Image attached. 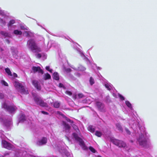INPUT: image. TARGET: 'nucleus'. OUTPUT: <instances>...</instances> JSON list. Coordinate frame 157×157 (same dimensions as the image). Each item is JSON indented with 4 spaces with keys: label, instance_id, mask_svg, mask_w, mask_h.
<instances>
[{
    "label": "nucleus",
    "instance_id": "obj_1",
    "mask_svg": "<svg viewBox=\"0 0 157 157\" xmlns=\"http://www.w3.org/2000/svg\"><path fill=\"white\" fill-rule=\"evenodd\" d=\"M27 45L28 47L32 51L35 50L37 52L41 51L40 48L36 45L33 39L29 40L27 42Z\"/></svg>",
    "mask_w": 157,
    "mask_h": 157
},
{
    "label": "nucleus",
    "instance_id": "obj_2",
    "mask_svg": "<svg viewBox=\"0 0 157 157\" xmlns=\"http://www.w3.org/2000/svg\"><path fill=\"white\" fill-rule=\"evenodd\" d=\"M14 86L18 90L21 94H28L27 89L25 88L24 87L17 81H15L14 83Z\"/></svg>",
    "mask_w": 157,
    "mask_h": 157
},
{
    "label": "nucleus",
    "instance_id": "obj_3",
    "mask_svg": "<svg viewBox=\"0 0 157 157\" xmlns=\"http://www.w3.org/2000/svg\"><path fill=\"white\" fill-rule=\"evenodd\" d=\"M33 95L34 97V101L37 104L42 107H48L47 103L44 102L42 99L37 95L36 94Z\"/></svg>",
    "mask_w": 157,
    "mask_h": 157
},
{
    "label": "nucleus",
    "instance_id": "obj_4",
    "mask_svg": "<svg viewBox=\"0 0 157 157\" xmlns=\"http://www.w3.org/2000/svg\"><path fill=\"white\" fill-rule=\"evenodd\" d=\"M2 107L4 108L5 109L10 113H12L15 111L17 109V108L16 106L13 105L9 106L5 103L2 104Z\"/></svg>",
    "mask_w": 157,
    "mask_h": 157
},
{
    "label": "nucleus",
    "instance_id": "obj_5",
    "mask_svg": "<svg viewBox=\"0 0 157 157\" xmlns=\"http://www.w3.org/2000/svg\"><path fill=\"white\" fill-rule=\"evenodd\" d=\"M110 140L115 145L119 147H124L126 146V144L122 141L113 138H111Z\"/></svg>",
    "mask_w": 157,
    "mask_h": 157
},
{
    "label": "nucleus",
    "instance_id": "obj_6",
    "mask_svg": "<svg viewBox=\"0 0 157 157\" xmlns=\"http://www.w3.org/2000/svg\"><path fill=\"white\" fill-rule=\"evenodd\" d=\"M2 144L4 147L7 149H10L12 148V145L5 140L2 141Z\"/></svg>",
    "mask_w": 157,
    "mask_h": 157
},
{
    "label": "nucleus",
    "instance_id": "obj_7",
    "mask_svg": "<svg viewBox=\"0 0 157 157\" xmlns=\"http://www.w3.org/2000/svg\"><path fill=\"white\" fill-rule=\"evenodd\" d=\"M73 138H74L76 140L78 141L79 142L80 145H83V142L82 140V139L78 136L75 133H73Z\"/></svg>",
    "mask_w": 157,
    "mask_h": 157
},
{
    "label": "nucleus",
    "instance_id": "obj_8",
    "mask_svg": "<svg viewBox=\"0 0 157 157\" xmlns=\"http://www.w3.org/2000/svg\"><path fill=\"white\" fill-rule=\"evenodd\" d=\"M47 142V139L46 138L43 137L37 143L38 145H42L45 144Z\"/></svg>",
    "mask_w": 157,
    "mask_h": 157
},
{
    "label": "nucleus",
    "instance_id": "obj_9",
    "mask_svg": "<svg viewBox=\"0 0 157 157\" xmlns=\"http://www.w3.org/2000/svg\"><path fill=\"white\" fill-rule=\"evenodd\" d=\"M32 70L34 72L38 71V72L40 73L41 74L43 73V71L39 67H32Z\"/></svg>",
    "mask_w": 157,
    "mask_h": 157
},
{
    "label": "nucleus",
    "instance_id": "obj_10",
    "mask_svg": "<svg viewBox=\"0 0 157 157\" xmlns=\"http://www.w3.org/2000/svg\"><path fill=\"white\" fill-rule=\"evenodd\" d=\"M32 84L38 90H40L41 89V87L38 83V82L36 80H33L32 82Z\"/></svg>",
    "mask_w": 157,
    "mask_h": 157
},
{
    "label": "nucleus",
    "instance_id": "obj_11",
    "mask_svg": "<svg viewBox=\"0 0 157 157\" xmlns=\"http://www.w3.org/2000/svg\"><path fill=\"white\" fill-rule=\"evenodd\" d=\"M96 106L98 109L101 111H102L104 107V105L103 104L100 102H96Z\"/></svg>",
    "mask_w": 157,
    "mask_h": 157
},
{
    "label": "nucleus",
    "instance_id": "obj_12",
    "mask_svg": "<svg viewBox=\"0 0 157 157\" xmlns=\"http://www.w3.org/2000/svg\"><path fill=\"white\" fill-rule=\"evenodd\" d=\"M138 141L139 144L141 145L144 146L146 144V141L145 140H142L140 138L138 140Z\"/></svg>",
    "mask_w": 157,
    "mask_h": 157
},
{
    "label": "nucleus",
    "instance_id": "obj_13",
    "mask_svg": "<svg viewBox=\"0 0 157 157\" xmlns=\"http://www.w3.org/2000/svg\"><path fill=\"white\" fill-rule=\"evenodd\" d=\"M3 123L7 127H8L11 124V119H10L8 121L6 120V121H4Z\"/></svg>",
    "mask_w": 157,
    "mask_h": 157
},
{
    "label": "nucleus",
    "instance_id": "obj_14",
    "mask_svg": "<svg viewBox=\"0 0 157 157\" xmlns=\"http://www.w3.org/2000/svg\"><path fill=\"white\" fill-rule=\"evenodd\" d=\"M88 129L89 131L91 132H94L95 130L94 127L92 125H90L89 126L88 128Z\"/></svg>",
    "mask_w": 157,
    "mask_h": 157
},
{
    "label": "nucleus",
    "instance_id": "obj_15",
    "mask_svg": "<svg viewBox=\"0 0 157 157\" xmlns=\"http://www.w3.org/2000/svg\"><path fill=\"white\" fill-rule=\"evenodd\" d=\"M53 78L56 80H58L59 79V75L57 73L55 72L53 74Z\"/></svg>",
    "mask_w": 157,
    "mask_h": 157
},
{
    "label": "nucleus",
    "instance_id": "obj_16",
    "mask_svg": "<svg viewBox=\"0 0 157 157\" xmlns=\"http://www.w3.org/2000/svg\"><path fill=\"white\" fill-rule=\"evenodd\" d=\"M105 87L109 90H110L112 88V86L109 83H106L105 84Z\"/></svg>",
    "mask_w": 157,
    "mask_h": 157
},
{
    "label": "nucleus",
    "instance_id": "obj_17",
    "mask_svg": "<svg viewBox=\"0 0 157 157\" xmlns=\"http://www.w3.org/2000/svg\"><path fill=\"white\" fill-rule=\"evenodd\" d=\"M15 21L14 20H11L8 24V26L9 28L13 24L15 23Z\"/></svg>",
    "mask_w": 157,
    "mask_h": 157
},
{
    "label": "nucleus",
    "instance_id": "obj_18",
    "mask_svg": "<svg viewBox=\"0 0 157 157\" xmlns=\"http://www.w3.org/2000/svg\"><path fill=\"white\" fill-rule=\"evenodd\" d=\"M60 105V104L58 101H56L54 103L53 106L54 107L56 108H59Z\"/></svg>",
    "mask_w": 157,
    "mask_h": 157
},
{
    "label": "nucleus",
    "instance_id": "obj_19",
    "mask_svg": "<svg viewBox=\"0 0 157 157\" xmlns=\"http://www.w3.org/2000/svg\"><path fill=\"white\" fill-rule=\"evenodd\" d=\"M5 71L8 75H10V76H12V73L10 71V69L9 68H6L5 69Z\"/></svg>",
    "mask_w": 157,
    "mask_h": 157
},
{
    "label": "nucleus",
    "instance_id": "obj_20",
    "mask_svg": "<svg viewBox=\"0 0 157 157\" xmlns=\"http://www.w3.org/2000/svg\"><path fill=\"white\" fill-rule=\"evenodd\" d=\"M50 75L48 73L45 74H44V79L45 80L49 79L51 78Z\"/></svg>",
    "mask_w": 157,
    "mask_h": 157
},
{
    "label": "nucleus",
    "instance_id": "obj_21",
    "mask_svg": "<svg viewBox=\"0 0 157 157\" xmlns=\"http://www.w3.org/2000/svg\"><path fill=\"white\" fill-rule=\"evenodd\" d=\"M1 34L5 36L9 37L10 36V34H9L5 32H1Z\"/></svg>",
    "mask_w": 157,
    "mask_h": 157
},
{
    "label": "nucleus",
    "instance_id": "obj_22",
    "mask_svg": "<svg viewBox=\"0 0 157 157\" xmlns=\"http://www.w3.org/2000/svg\"><path fill=\"white\" fill-rule=\"evenodd\" d=\"M14 33L16 35H21L22 34V32L18 30H15L14 31Z\"/></svg>",
    "mask_w": 157,
    "mask_h": 157
},
{
    "label": "nucleus",
    "instance_id": "obj_23",
    "mask_svg": "<svg viewBox=\"0 0 157 157\" xmlns=\"http://www.w3.org/2000/svg\"><path fill=\"white\" fill-rule=\"evenodd\" d=\"M116 126L119 130L121 131H122V128L119 124H117Z\"/></svg>",
    "mask_w": 157,
    "mask_h": 157
},
{
    "label": "nucleus",
    "instance_id": "obj_24",
    "mask_svg": "<svg viewBox=\"0 0 157 157\" xmlns=\"http://www.w3.org/2000/svg\"><path fill=\"white\" fill-rule=\"evenodd\" d=\"M95 135L96 136L100 137L101 136L102 133L101 132L97 131L95 132Z\"/></svg>",
    "mask_w": 157,
    "mask_h": 157
},
{
    "label": "nucleus",
    "instance_id": "obj_25",
    "mask_svg": "<svg viewBox=\"0 0 157 157\" xmlns=\"http://www.w3.org/2000/svg\"><path fill=\"white\" fill-rule=\"evenodd\" d=\"M78 69L80 71H84L85 70L86 68L82 66H80L78 67Z\"/></svg>",
    "mask_w": 157,
    "mask_h": 157
},
{
    "label": "nucleus",
    "instance_id": "obj_26",
    "mask_svg": "<svg viewBox=\"0 0 157 157\" xmlns=\"http://www.w3.org/2000/svg\"><path fill=\"white\" fill-rule=\"evenodd\" d=\"M125 103L126 105L128 107L130 108H132L131 105V103L129 102V101H126L125 102Z\"/></svg>",
    "mask_w": 157,
    "mask_h": 157
},
{
    "label": "nucleus",
    "instance_id": "obj_27",
    "mask_svg": "<svg viewBox=\"0 0 157 157\" xmlns=\"http://www.w3.org/2000/svg\"><path fill=\"white\" fill-rule=\"evenodd\" d=\"M90 82L91 85H92L94 83V79L91 77L90 78Z\"/></svg>",
    "mask_w": 157,
    "mask_h": 157
},
{
    "label": "nucleus",
    "instance_id": "obj_28",
    "mask_svg": "<svg viewBox=\"0 0 157 157\" xmlns=\"http://www.w3.org/2000/svg\"><path fill=\"white\" fill-rule=\"evenodd\" d=\"M1 83L2 85H4V86H8V83L4 80H2L1 81Z\"/></svg>",
    "mask_w": 157,
    "mask_h": 157
},
{
    "label": "nucleus",
    "instance_id": "obj_29",
    "mask_svg": "<svg viewBox=\"0 0 157 157\" xmlns=\"http://www.w3.org/2000/svg\"><path fill=\"white\" fill-rule=\"evenodd\" d=\"M90 150L93 152L95 153L96 152V150L92 147H89Z\"/></svg>",
    "mask_w": 157,
    "mask_h": 157
},
{
    "label": "nucleus",
    "instance_id": "obj_30",
    "mask_svg": "<svg viewBox=\"0 0 157 157\" xmlns=\"http://www.w3.org/2000/svg\"><path fill=\"white\" fill-rule=\"evenodd\" d=\"M64 127L66 129L69 130L70 128V126L67 124H64Z\"/></svg>",
    "mask_w": 157,
    "mask_h": 157
},
{
    "label": "nucleus",
    "instance_id": "obj_31",
    "mask_svg": "<svg viewBox=\"0 0 157 157\" xmlns=\"http://www.w3.org/2000/svg\"><path fill=\"white\" fill-rule=\"evenodd\" d=\"M46 70L49 71L51 73H52V72L53 70L52 69H50V67L49 66H46Z\"/></svg>",
    "mask_w": 157,
    "mask_h": 157
},
{
    "label": "nucleus",
    "instance_id": "obj_32",
    "mask_svg": "<svg viewBox=\"0 0 157 157\" xmlns=\"http://www.w3.org/2000/svg\"><path fill=\"white\" fill-rule=\"evenodd\" d=\"M78 98H82L84 97V95L82 94H78Z\"/></svg>",
    "mask_w": 157,
    "mask_h": 157
},
{
    "label": "nucleus",
    "instance_id": "obj_33",
    "mask_svg": "<svg viewBox=\"0 0 157 157\" xmlns=\"http://www.w3.org/2000/svg\"><path fill=\"white\" fill-rule=\"evenodd\" d=\"M25 33L26 36H30V34L31 33L29 32H25Z\"/></svg>",
    "mask_w": 157,
    "mask_h": 157
},
{
    "label": "nucleus",
    "instance_id": "obj_34",
    "mask_svg": "<svg viewBox=\"0 0 157 157\" xmlns=\"http://www.w3.org/2000/svg\"><path fill=\"white\" fill-rule=\"evenodd\" d=\"M22 117H23L21 119V118L20 119V122L23 121H24V120H25V117L24 116H22Z\"/></svg>",
    "mask_w": 157,
    "mask_h": 157
},
{
    "label": "nucleus",
    "instance_id": "obj_35",
    "mask_svg": "<svg viewBox=\"0 0 157 157\" xmlns=\"http://www.w3.org/2000/svg\"><path fill=\"white\" fill-rule=\"evenodd\" d=\"M36 56L37 58H40L41 57V56L40 54H37L36 55Z\"/></svg>",
    "mask_w": 157,
    "mask_h": 157
},
{
    "label": "nucleus",
    "instance_id": "obj_36",
    "mask_svg": "<svg viewBox=\"0 0 157 157\" xmlns=\"http://www.w3.org/2000/svg\"><path fill=\"white\" fill-rule=\"evenodd\" d=\"M0 22L4 25H5L6 22L5 21H3L2 19L0 18Z\"/></svg>",
    "mask_w": 157,
    "mask_h": 157
},
{
    "label": "nucleus",
    "instance_id": "obj_37",
    "mask_svg": "<svg viewBox=\"0 0 157 157\" xmlns=\"http://www.w3.org/2000/svg\"><path fill=\"white\" fill-rule=\"evenodd\" d=\"M66 93L69 95H71L72 94V93L70 91H66Z\"/></svg>",
    "mask_w": 157,
    "mask_h": 157
},
{
    "label": "nucleus",
    "instance_id": "obj_38",
    "mask_svg": "<svg viewBox=\"0 0 157 157\" xmlns=\"http://www.w3.org/2000/svg\"><path fill=\"white\" fill-rule=\"evenodd\" d=\"M119 97L120 98V99L121 100H124V98L123 96H122L121 95L119 94Z\"/></svg>",
    "mask_w": 157,
    "mask_h": 157
},
{
    "label": "nucleus",
    "instance_id": "obj_39",
    "mask_svg": "<svg viewBox=\"0 0 157 157\" xmlns=\"http://www.w3.org/2000/svg\"><path fill=\"white\" fill-rule=\"evenodd\" d=\"M41 112L42 113H43L44 114L48 115V113H47L46 112L44 111H41Z\"/></svg>",
    "mask_w": 157,
    "mask_h": 157
},
{
    "label": "nucleus",
    "instance_id": "obj_40",
    "mask_svg": "<svg viewBox=\"0 0 157 157\" xmlns=\"http://www.w3.org/2000/svg\"><path fill=\"white\" fill-rule=\"evenodd\" d=\"M3 97V95L2 93H0V99H2Z\"/></svg>",
    "mask_w": 157,
    "mask_h": 157
},
{
    "label": "nucleus",
    "instance_id": "obj_41",
    "mask_svg": "<svg viewBox=\"0 0 157 157\" xmlns=\"http://www.w3.org/2000/svg\"><path fill=\"white\" fill-rule=\"evenodd\" d=\"M65 71L67 72H70L71 71V70L70 68H67L65 70Z\"/></svg>",
    "mask_w": 157,
    "mask_h": 157
},
{
    "label": "nucleus",
    "instance_id": "obj_42",
    "mask_svg": "<svg viewBox=\"0 0 157 157\" xmlns=\"http://www.w3.org/2000/svg\"><path fill=\"white\" fill-rule=\"evenodd\" d=\"M125 130L128 134H130V132L129 131L128 129H125Z\"/></svg>",
    "mask_w": 157,
    "mask_h": 157
},
{
    "label": "nucleus",
    "instance_id": "obj_43",
    "mask_svg": "<svg viewBox=\"0 0 157 157\" xmlns=\"http://www.w3.org/2000/svg\"><path fill=\"white\" fill-rule=\"evenodd\" d=\"M0 14L2 16L4 15V13L2 11L0 10Z\"/></svg>",
    "mask_w": 157,
    "mask_h": 157
},
{
    "label": "nucleus",
    "instance_id": "obj_44",
    "mask_svg": "<svg viewBox=\"0 0 157 157\" xmlns=\"http://www.w3.org/2000/svg\"><path fill=\"white\" fill-rule=\"evenodd\" d=\"M59 86L60 87H63L64 86L62 84L60 83L59 84Z\"/></svg>",
    "mask_w": 157,
    "mask_h": 157
},
{
    "label": "nucleus",
    "instance_id": "obj_45",
    "mask_svg": "<svg viewBox=\"0 0 157 157\" xmlns=\"http://www.w3.org/2000/svg\"><path fill=\"white\" fill-rule=\"evenodd\" d=\"M13 75L15 77H17V75L15 73H14L13 74Z\"/></svg>",
    "mask_w": 157,
    "mask_h": 157
},
{
    "label": "nucleus",
    "instance_id": "obj_46",
    "mask_svg": "<svg viewBox=\"0 0 157 157\" xmlns=\"http://www.w3.org/2000/svg\"><path fill=\"white\" fill-rule=\"evenodd\" d=\"M21 29H25V28L24 27V26H21Z\"/></svg>",
    "mask_w": 157,
    "mask_h": 157
},
{
    "label": "nucleus",
    "instance_id": "obj_47",
    "mask_svg": "<svg viewBox=\"0 0 157 157\" xmlns=\"http://www.w3.org/2000/svg\"><path fill=\"white\" fill-rule=\"evenodd\" d=\"M6 42H7L8 43V44H9L10 43V42L8 40H6Z\"/></svg>",
    "mask_w": 157,
    "mask_h": 157
},
{
    "label": "nucleus",
    "instance_id": "obj_48",
    "mask_svg": "<svg viewBox=\"0 0 157 157\" xmlns=\"http://www.w3.org/2000/svg\"><path fill=\"white\" fill-rule=\"evenodd\" d=\"M67 121H69V122H71V121L70 120V119H68L67 120Z\"/></svg>",
    "mask_w": 157,
    "mask_h": 157
},
{
    "label": "nucleus",
    "instance_id": "obj_49",
    "mask_svg": "<svg viewBox=\"0 0 157 157\" xmlns=\"http://www.w3.org/2000/svg\"><path fill=\"white\" fill-rule=\"evenodd\" d=\"M76 126H75V127H74V128H76Z\"/></svg>",
    "mask_w": 157,
    "mask_h": 157
},
{
    "label": "nucleus",
    "instance_id": "obj_50",
    "mask_svg": "<svg viewBox=\"0 0 157 157\" xmlns=\"http://www.w3.org/2000/svg\"><path fill=\"white\" fill-rule=\"evenodd\" d=\"M0 121H2V120H1V119H0Z\"/></svg>",
    "mask_w": 157,
    "mask_h": 157
},
{
    "label": "nucleus",
    "instance_id": "obj_51",
    "mask_svg": "<svg viewBox=\"0 0 157 157\" xmlns=\"http://www.w3.org/2000/svg\"><path fill=\"white\" fill-rule=\"evenodd\" d=\"M67 139H68V140H69V138H67Z\"/></svg>",
    "mask_w": 157,
    "mask_h": 157
}]
</instances>
